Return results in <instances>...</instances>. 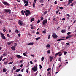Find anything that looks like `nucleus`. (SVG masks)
Listing matches in <instances>:
<instances>
[{"label":"nucleus","instance_id":"3c124183","mask_svg":"<svg viewBox=\"0 0 76 76\" xmlns=\"http://www.w3.org/2000/svg\"><path fill=\"white\" fill-rule=\"evenodd\" d=\"M69 37H72V35H68Z\"/></svg>","mask_w":76,"mask_h":76},{"label":"nucleus","instance_id":"de8ad7c7","mask_svg":"<svg viewBox=\"0 0 76 76\" xmlns=\"http://www.w3.org/2000/svg\"><path fill=\"white\" fill-rule=\"evenodd\" d=\"M74 5V3H72L70 5V6H73Z\"/></svg>","mask_w":76,"mask_h":76},{"label":"nucleus","instance_id":"39448f33","mask_svg":"<svg viewBox=\"0 0 76 76\" xmlns=\"http://www.w3.org/2000/svg\"><path fill=\"white\" fill-rule=\"evenodd\" d=\"M52 37L54 39H56L58 38V36L55 34H53L52 35Z\"/></svg>","mask_w":76,"mask_h":76},{"label":"nucleus","instance_id":"ddd939ff","mask_svg":"<svg viewBox=\"0 0 76 76\" xmlns=\"http://www.w3.org/2000/svg\"><path fill=\"white\" fill-rule=\"evenodd\" d=\"M16 57L17 58H21L22 57L21 56L19 55H18L16 56Z\"/></svg>","mask_w":76,"mask_h":76},{"label":"nucleus","instance_id":"49530a36","mask_svg":"<svg viewBox=\"0 0 76 76\" xmlns=\"http://www.w3.org/2000/svg\"><path fill=\"white\" fill-rule=\"evenodd\" d=\"M71 33L70 32H69L67 33L68 35H70L71 34Z\"/></svg>","mask_w":76,"mask_h":76},{"label":"nucleus","instance_id":"412c9836","mask_svg":"<svg viewBox=\"0 0 76 76\" xmlns=\"http://www.w3.org/2000/svg\"><path fill=\"white\" fill-rule=\"evenodd\" d=\"M54 64L53 65V67H52V74H53V71H54Z\"/></svg>","mask_w":76,"mask_h":76},{"label":"nucleus","instance_id":"f257e3e1","mask_svg":"<svg viewBox=\"0 0 76 76\" xmlns=\"http://www.w3.org/2000/svg\"><path fill=\"white\" fill-rule=\"evenodd\" d=\"M24 13L25 14V15L26 17L28 16V15L30 14V11L28 10H26V11H24Z\"/></svg>","mask_w":76,"mask_h":76},{"label":"nucleus","instance_id":"c756f323","mask_svg":"<svg viewBox=\"0 0 76 76\" xmlns=\"http://www.w3.org/2000/svg\"><path fill=\"white\" fill-rule=\"evenodd\" d=\"M66 39H70V37H69L68 36H67L66 37Z\"/></svg>","mask_w":76,"mask_h":76},{"label":"nucleus","instance_id":"7ed1b4c3","mask_svg":"<svg viewBox=\"0 0 76 76\" xmlns=\"http://www.w3.org/2000/svg\"><path fill=\"white\" fill-rule=\"evenodd\" d=\"M28 0H27V1H26V0H23V1L24 3V4H26V3L25 5H24L25 7L26 6H27L29 5L28 4L29 2H28Z\"/></svg>","mask_w":76,"mask_h":76},{"label":"nucleus","instance_id":"cd10ccee","mask_svg":"<svg viewBox=\"0 0 76 76\" xmlns=\"http://www.w3.org/2000/svg\"><path fill=\"white\" fill-rule=\"evenodd\" d=\"M47 53L48 54H50L51 52L50 50H48L47 52Z\"/></svg>","mask_w":76,"mask_h":76},{"label":"nucleus","instance_id":"1a4fd4ad","mask_svg":"<svg viewBox=\"0 0 76 76\" xmlns=\"http://www.w3.org/2000/svg\"><path fill=\"white\" fill-rule=\"evenodd\" d=\"M18 24L19 25L22 26L23 25L22 21L20 20H19L18 21Z\"/></svg>","mask_w":76,"mask_h":76},{"label":"nucleus","instance_id":"4be33fe9","mask_svg":"<svg viewBox=\"0 0 76 76\" xmlns=\"http://www.w3.org/2000/svg\"><path fill=\"white\" fill-rule=\"evenodd\" d=\"M0 34H1V37L4 36V34L1 32L0 33Z\"/></svg>","mask_w":76,"mask_h":76},{"label":"nucleus","instance_id":"338daca9","mask_svg":"<svg viewBox=\"0 0 76 76\" xmlns=\"http://www.w3.org/2000/svg\"><path fill=\"white\" fill-rule=\"evenodd\" d=\"M69 43H66V45H69Z\"/></svg>","mask_w":76,"mask_h":76},{"label":"nucleus","instance_id":"79ce46f5","mask_svg":"<svg viewBox=\"0 0 76 76\" xmlns=\"http://www.w3.org/2000/svg\"><path fill=\"white\" fill-rule=\"evenodd\" d=\"M58 61H61V57H60V58H59Z\"/></svg>","mask_w":76,"mask_h":76},{"label":"nucleus","instance_id":"c85d7f7f","mask_svg":"<svg viewBox=\"0 0 76 76\" xmlns=\"http://www.w3.org/2000/svg\"><path fill=\"white\" fill-rule=\"evenodd\" d=\"M3 39H6V37H5V36H2V37H1Z\"/></svg>","mask_w":76,"mask_h":76},{"label":"nucleus","instance_id":"0eeeda50","mask_svg":"<svg viewBox=\"0 0 76 76\" xmlns=\"http://www.w3.org/2000/svg\"><path fill=\"white\" fill-rule=\"evenodd\" d=\"M74 0H69L68 1V4H67V5H68L69 4H70L72 3V1H73Z\"/></svg>","mask_w":76,"mask_h":76},{"label":"nucleus","instance_id":"2eb2a0df","mask_svg":"<svg viewBox=\"0 0 76 76\" xmlns=\"http://www.w3.org/2000/svg\"><path fill=\"white\" fill-rule=\"evenodd\" d=\"M34 21V18H33L31 20V22H32Z\"/></svg>","mask_w":76,"mask_h":76},{"label":"nucleus","instance_id":"69168bd1","mask_svg":"<svg viewBox=\"0 0 76 76\" xmlns=\"http://www.w3.org/2000/svg\"><path fill=\"white\" fill-rule=\"evenodd\" d=\"M26 72L27 73H28V69H26Z\"/></svg>","mask_w":76,"mask_h":76},{"label":"nucleus","instance_id":"c03bdc74","mask_svg":"<svg viewBox=\"0 0 76 76\" xmlns=\"http://www.w3.org/2000/svg\"><path fill=\"white\" fill-rule=\"evenodd\" d=\"M50 38L51 37H50V35H49V36L48 37V39H50Z\"/></svg>","mask_w":76,"mask_h":76},{"label":"nucleus","instance_id":"72a5a7b5","mask_svg":"<svg viewBox=\"0 0 76 76\" xmlns=\"http://www.w3.org/2000/svg\"><path fill=\"white\" fill-rule=\"evenodd\" d=\"M18 31H18V30H16L15 31V32L16 33H19Z\"/></svg>","mask_w":76,"mask_h":76},{"label":"nucleus","instance_id":"f03ea898","mask_svg":"<svg viewBox=\"0 0 76 76\" xmlns=\"http://www.w3.org/2000/svg\"><path fill=\"white\" fill-rule=\"evenodd\" d=\"M37 67H38V65L37 64H36V66H35H35L33 67L32 68V70L34 71V72H35L36 71H37Z\"/></svg>","mask_w":76,"mask_h":76},{"label":"nucleus","instance_id":"20e7f679","mask_svg":"<svg viewBox=\"0 0 76 76\" xmlns=\"http://www.w3.org/2000/svg\"><path fill=\"white\" fill-rule=\"evenodd\" d=\"M4 12L6 13H9V14H10L11 13V11L9 9H4L3 10Z\"/></svg>","mask_w":76,"mask_h":76},{"label":"nucleus","instance_id":"b1692460","mask_svg":"<svg viewBox=\"0 0 76 76\" xmlns=\"http://www.w3.org/2000/svg\"><path fill=\"white\" fill-rule=\"evenodd\" d=\"M20 70V69H17V70H16V72H19V71Z\"/></svg>","mask_w":76,"mask_h":76},{"label":"nucleus","instance_id":"052dcab7","mask_svg":"<svg viewBox=\"0 0 76 76\" xmlns=\"http://www.w3.org/2000/svg\"><path fill=\"white\" fill-rule=\"evenodd\" d=\"M23 65L22 64L20 65V67H23Z\"/></svg>","mask_w":76,"mask_h":76},{"label":"nucleus","instance_id":"f3484780","mask_svg":"<svg viewBox=\"0 0 76 76\" xmlns=\"http://www.w3.org/2000/svg\"><path fill=\"white\" fill-rule=\"evenodd\" d=\"M44 1L43 0H40L39 1V2H40V3H43Z\"/></svg>","mask_w":76,"mask_h":76},{"label":"nucleus","instance_id":"4c0bfd02","mask_svg":"<svg viewBox=\"0 0 76 76\" xmlns=\"http://www.w3.org/2000/svg\"><path fill=\"white\" fill-rule=\"evenodd\" d=\"M35 4L34 3H33V7L34 8H35Z\"/></svg>","mask_w":76,"mask_h":76},{"label":"nucleus","instance_id":"ea45409f","mask_svg":"<svg viewBox=\"0 0 76 76\" xmlns=\"http://www.w3.org/2000/svg\"><path fill=\"white\" fill-rule=\"evenodd\" d=\"M59 9H61V10H62L63 9V7H59Z\"/></svg>","mask_w":76,"mask_h":76},{"label":"nucleus","instance_id":"e2e57ef3","mask_svg":"<svg viewBox=\"0 0 76 76\" xmlns=\"http://www.w3.org/2000/svg\"><path fill=\"white\" fill-rule=\"evenodd\" d=\"M38 72V71H37V72H36V74L35 75L36 76L37 75Z\"/></svg>","mask_w":76,"mask_h":76},{"label":"nucleus","instance_id":"5701e85b","mask_svg":"<svg viewBox=\"0 0 76 76\" xmlns=\"http://www.w3.org/2000/svg\"><path fill=\"white\" fill-rule=\"evenodd\" d=\"M50 45L49 44H48L46 45V48H48V47H50Z\"/></svg>","mask_w":76,"mask_h":76},{"label":"nucleus","instance_id":"774afa93","mask_svg":"<svg viewBox=\"0 0 76 76\" xmlns=\"http://www.w3.org/2000/svg\"><path fill=\"white\" fill-rule=\"evenodd\" d=\"M39 34V32H37L36 33V34Z\"/></svg>","mask_w":76,"mask_h":76},{"label":"nucleus","instance_id":"9d476101","mask_svg":"<svg viewBox=\"0 0 76 76\" xmlns=\"http://www.w3.org/2000/svg\"><path fill=\"white\" fill-rule=\"evenodd\" d=\"M13 42V41H12L11 42H8L7 43V44L8 45H11L12 44Z\"/></svg>","mask_w":76,"mask_h":76},{"label":"nucleus","instance_id":"6e6d98bb","mask_svg":"<svg viewBox=\"0 0 76 76\" xmlns=\"http://www.w3.org/2000/svg\"><path fill=\"white\" fill-rule=\"evenodd\" d=\"M42 33L43 34H45V33H46V32L45 31H42Z\"/></svg>","mask_w":76,"mask_h":76},{"label":"nucleus","instance_id":"2f4dec72","mask_svg":"<svg viewBox=\"0 0 76 76\" xmlns=\"http://www.w3.org/2000/svg\"><path fill=\"white\" fill-rule=\"evenodd\" d=\"M13 63V62H11L9 63L8 64H12Z\"/></svg>","mask_w":76,"mask_h":76},{"label":"nucleus","instance_id":"9b49d317","mask_svg":"<svg viewBox=\"0 0 76 76\" xmlns=\"http://www.w3.org/2000/svg\"><path fill=\"white\" fill-rule=\"evenodd\" d=\"M53 58L52 57H51V56H50L49 59H50V62H51L53 60Z\"/></svg>","mask_w":76,"mask_h":76},{"label":"nucleus","instance_id":"dca6fc26","mask_svg":"<svg viewBox=\"0 0 76 76\" xmlns=\"http://www.w3.org/2000/svg\"><path fill=\"white\" fill-rule=\"evenodd\" d=\"M21 13H22V15H24V12L23 11V10H22L21 11Z\"/></svg>","mask_w":76,"mask_h":76},{"label":"nucleus","instance_id":"4d7b16f0","mask_svg":"<svg viewBox=\"0 0 76 76\" xmlns=\"http://www.w3.org/2000/svg\"><path fill=\"white\" fill-rule=\"evenodd\" d=\"M9 32L10 33H11L12 31H11V30L10 29L9 30Z\"/></svg>","mask_w":76,"mask_h":76},{"label":"nucleus","instance_id":"f8f14e48","mask_svg":"<svg viewBox=\"0 0 76 76\" xmlns=\"http://www.w3.org/2000/svg\"><path fill=\"white\" fill-rule=\"evenodd\" d=\"M11 49L13 51H14L15 50V47L14 46H12L11 47Z\"/></svg>","mask_w":76,"mask_h":76},{"label":"nucleus","instance_id":"a18cd8bd","mask_svg":"<svg viewBox=\"0 0 76 76\" xmlns=\"http://www.w3.org/2000/svg\"><path fill=\"white\" fill-rule=\"evenodd\" d=\"M40 22V20L39 19L38 20V21H37V23L38 24Z\"/></svg>","mask_w":76,"mask_h":76},{"label":"nucleus","instance_id":"864d4df0","mask_svg":"<svg viewBox=\"0 0 76 76\" xmlns=\"http://www.w3.org/2000/svg\"><path fill=\"white\" fill-rule=\"evenodd\" d=\"M17 76H22V75L20 74H19V75H17Z\"/></svg>","mask_w":76,"mask_h":76},{"label":"nucleus","instance_id":"8fccbe9b","mask_svg":"<svg viewBox=\"0 0 76 76\" xmlns=\"http://www.w3.org/2000/svg\"><path fill=\"white\" fill-rule=\"evenodd\" d=\"M39 66H40V69H41L42 68V66H41V65H39Z\"/></svg>","mask_w":76,"mask_h":76},{"label":"nucleus","instance_id":"09e8293b","mask_svg":"<svg viewBox=\"0 0 76 76\" xmlns=\"http://www.w3.org/2000/svg\"><path fill=\"white\" fill-rule=\"evenodd\" d=\"M44 19V17H41V21L43 20Z\"/></svg>","mask_w":76,"mask_h":76},{"label":"nucleus","instance_id":"393cba45","mask_svg":"<svg viewBox=\"0 0 76 76\" xmlns=\"http://www.w3.org/2000/svg\"><path fill=\"white\" fill-rule=\"evenodd\" d=\"M23 55L25 56H26V57L27 56V55L25 53H23Z\"/></svg>","mask_w":76,"mask_h":76},{"label":"nucleus","instance_id":"e433bc0d","mask_svg":"<svg viewBox=\"0 0 76 76\" xmlns=\"http://www.w3.org/2000/svg\"><path fill=\"white\" fill-rule=\"evenodd\" d=\"M65 30H62V31H61V32L62 33H65Z\"/></svg>","mask_w":76,"mask_h":76},{"label":"nucleus","instance_id":"c9c22d12","mask_svg":"<svg viewBox=\"0 0 76 76\" xmlns=\"http://www.w3.org/2000/svg\"><path fill=\"white\" fill-rule=\"evenodd\" d=\"M47 13V11H45L44 12V15H45Z\"/></svg>","mask_w":76,"mask_h":76},{"label":"nucleus","instance_id":"a19ab883","mask_svg":"<svg viewBox=\"0 0 76 76\" xmlns=\"http://www.w3.org/2000/svg\"><path fill=\"white\" fill-rule=\"evenodd\" d=\"M59 11V10H58V11H57L56 12V14H57V13H58Z\"/></svg>","mask_w":76,"mask_h":76},{"label":"nucleus","instance_id":"a211bd4d","mask_svg":"<svg viewBox=\"0 0 76 76\" xmlns=\"http://www.w3.org/2000/svg\"><path fill=\"white\" fill-rule=\"evenodd\" d=\"M49 74L50 75V76H51V72H48L47 73V75H49Z\"/></svg>","mask_w":76,"mask_h":76},{"label":"nucleus","instance_id":"13d9d810","mask_svg":"<svg viewBox=\"0 0 76 76\" xmlns=\"http://www.w3.org/2000/svg\"><path fill=\"white\" fill-rule=\"evenodd\" d=\"M30 63H31V65L33 64V62H32L31 61H30Z\"/></svg>","mask_w":76,"mask_h":76},{"label":"nucleus","instance_id":"5fc2aeb1","mask_svg":"<svg viewBox=\"0 0 76 76\" xmlns=\"http://www.w3.org/2000/svg\"><path fill=\"white\" fill-rule=\"evenodd\" d=\"M70 28V27L69 26H68V29L69 30Z\"/></svg>","mask_w":76,"mask_h":76},{"label":"nucleus","instance_id":"58836bf2","mask_svg":"<svg viewBox=\"0 0 76 76\" xmlns=\"http://www.w3.org/2000/svg\"><path fill=\"white\" fill-rule=\"evenodd\" d=\"M16 66H14L13 67V69L14 70H16Z\"/></svg>","mask_w":76,"mask_h":76},{"label":"nucleus","instance_id":"6e6552de","mask_svg":"<svg viewBox=\"0 0 76 76\" xmlns=\"http://www.w3.org/2000/svg\"><path fill=\"white\" fill-rule=\"evenodd\" d=\"M4 4V5L7 6H9V4L7 2H2Z\"/></svg>","mask_w":76,"mask_h":76},{"label":"nucleus","instance_id":"6ab92c4d","mask_svg":"<svg viewBox=\"0 0 76 76\" xmlns=\"http://www.w3.org/2000/svg\"><path fill=\"white\" fill-rule=\"evenodd\" d=\"M33 44H34V43L33 42H30V43H29L28 44V45H33Z\"/></svg>","mask_w":76,"mask_h":76},{"label":"nucleus","instance_id":"680f3d73","mask_svg":"<svg viewBox=\"0 0 76 76\" xmlns=\"http://www.w3.org/2000/svg\"><path fill=\"white\" fill-rule=\"evenodd\" d=\"M62 55V53L60 54H59V56H61Z\"/></svg>","mask_w":76,"mask_h":76},{"label":"nucleus","instance_id":"4468645a","mask_svg":"<svg viewBox=\"0 0 76 76\" xmlns=\"http://www.w3.org/2000/svg\"><path fill=\"white\" fill-rule=\"evenodd\" d=\"M60 53H61V52H58V53H56L55 54V56H57Z\"/></svg>","mask_w":76,"mask_h":76},{"label":"nucleus","instance_id":"bb28decb","mask_svg":"<svg viewBox=\"0 0 76 76\" xmlns=\"http://www.w3.org/2000/svg\"><path fill=\"white\" fill-rule=\"evenodd\" d=\"M3 57V56H1L0 57V61H1Z\"/></svg>","mask_w":76,"mask_h":76},{"label":"nucleus","instance_id":"603ef678","mask_svg":"<svg viewBox=\"0 0 76 76\" xmlns=\"http://www.w3.org/2000/svg\"><path fill=\"white\" fill-rule=\"evenodd\" d=\"M3 31L4 32H6V29L5 28H4V29H3Z\"/></svg>","mask_w":76,"mask_h":76},{"label":"nucleus","instance_id":"a878e982","mask_svg":"<svg viewBox=\"0 0 76 76\" xmlns=\"http://www.w3.org/2000/svg\"><path fill=\"white\" fill-rule=\"evenodd\" d=\"M6 56V54L5 53H4L3 55V57H5Z\"/></svg>","mask_w":76,"mask_h":76},{"label":"nucleus","instance_id":"37998d69","mask_svg":"<svg viewBox=\"0 0 76 76\" xmlns=\"http://www.w3.org/2000/svg\"><path fill=\"white\" fill-rule=\"evenodd\" d=\"M41 38L40 37H38V38H36V40H38L39 39H40Z\"/></svg>","mask_w":76,"mask_h":76},{"label":"nucleus","instance_id":"473e14b6","mask_svg":"<svg viewBox=\"0 0 76 76\" xmlns=\"http://www.w3.org/2000/svg\"><path fill=\"white\" fill-rule=\"evenodd\" d=\"M44 57H42V59H41L42 61H44Z\"/></svg>","mask_w":76,"mask_h":76},{"label":"nucleus","instance_id":"f704fd0d","mask_svg":"<svg viewBox=\"0 0 76 76\" xmlns=\"http://www.w3.org/2000/svg\"><path fill=\"white\" fill-rule=\"evenodd\" d=\"M7 63H8V62L7 61L4 62V64L6 65V64H7Z\"/></svg>","mask_w":76,"mask_h":76},{"label":"nucleus","instance_id":"7c9ffc66","mask_svg":"<svg viewBox=\"0 0 76 76\" xmlns=\"http://www.w3.org/2000/svg\"><path fill=\"white\" fill-rule=\"evenodd\" d=\"M3 71L4 72H6V71L5 68H4V69H3Z\"/></svg>","mask_w":76,"mask_h":76},{"label":"nucleus","instance_id":"aec40b11","mask_svg":"<svg viewBox=\"0 0 76 76\" xmlns=\"http://www.w3.org/2000/svg\"><path fill=\"white\" fill-rule=\"evenodd\" d=\"M51 68H48V69H47V70L48 72H49L50 70H51Z\"/></svg>","mask_w":76,"mask_h":76},{"label":"nucleus","instance_id":"bf43d9fd","mask_svg":"<svg viewBox=\"0 0 76 76\" xmlns=\"http://www.w3.org/2000/svg\"><path fill=\"white\" fill-rule=\"evenodd\" d=\"M66 52H65V51H64V54L65 55H66Z\"/></svg>","mask_w":76,"mask_h":76},{"label":"nucleus","instance_id":"423d86ee","mask_svg":"<svg viewBox=\"0 0 76 76\" xmlns=\"http://www.w3.org/2000/svg\"><path fill=\"white\" fill-rule=\"evenodd\" d=\"M47 22V19H45L44 20L42 21L43 24H42L43 25H45L46 24V23Z\"/></svg>","mask_w":76,"mask_h":76},{"label":"nucleus","instance_id":"0e129e2a","mask_svg":"<svg viewBox=\"0 0 76 76\" xmlns=\"http://www.w3.org/2000/svg\"><path fill=\"white\" fill-rule=\"evenodd\" d=\"M61 39H60L58 40H57V41H61Z\"/></svg>","mask_w":76,"mask_h":76}]
</instances>
